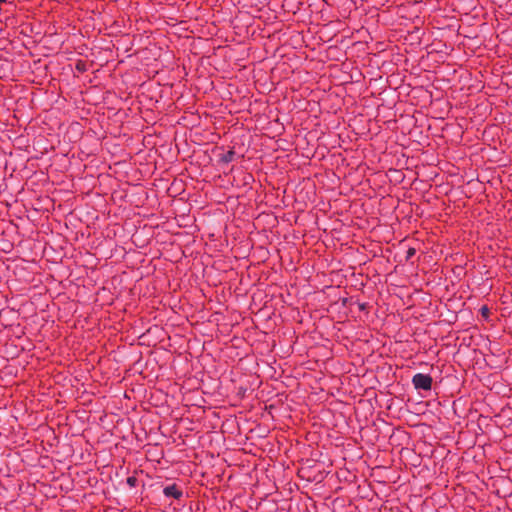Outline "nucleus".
I'll return each instance as SVG.
<instances>
[{
    "label": "nucleus",
    "mask_w": 512,
    "mask_h": 512,
    "mask_svg": "<svg viewBox=\"0 0 512 512\" xmlns=\"http://www.w3.org/2000/svg\"><path fill=\"white\" fill-rule=\"evenodd\" d=\"M487 310H488L487 307H484L483 308V313H486Z\"/></svg>",
    "instance_id": "423d86ee"
},
{
    "label": "nucleus",
    "mask_w": 512,
    "mask_h": 512,
    "mask_svg": "<svg viewBox=\"0 0 512 512\" xmlns=\"http://www.w3.org/2000/svg\"><path fill=\"white\" fill-rule=\"evenodd\" d=\"M6 1H7V0H0V3H4V2H6Z\"/></svg>",
    "instance_id": "6e6552de"
},
{
    "label": "nucleus",
    "mask_w": 512,
    "mask_h": 512,
    "mask_svg": "<svg viewBox=\"0 0 512 512\" xmlns=\"http://www.w3.org/2000/svg\"><path fill=\"white\" fill-rule=\"evenodd\" d=\"M163 494L168 498L180 499L183 496V491L176 484H172L164 487Z\"/></svg>",
    "instance_id": "f03ea898"
},
{
    "label": "nucleus",
    "mask_w": 512,
    "mask_h": 512,
    "mask_svg": "<svg viewBox=\"0 0 512 512\" xmlns=\"http://www.w3.org/2000/svg\"><path fill=\"white\" fill-rule=\"evenodd\" d=\"M414 254H415V249L410 248V249L407 251V259H409L410 257H412Z\"/></svg>",
    "instance_id": "39448f33"
},
{
    "label": "nucleus",
    "mask_w": 512,
    "mask_h": 512,
    "mask_svg": "<svg viewBox=\"0 0 512 512\" xmlns=\"http://www.w3.org/2000/svg\"><path fill=\"white\" fill-rule=\"evenodd\" d=\"M487 310H488L487 307H484L483 308V313H486Z\"/></svg>",
    "instance_id": "0eeeda50"
},
{
    "label": "nucleus",
    "mask_w": 512,
    "mask_h": 512,
    "mask_svg": "<svg viewBox=\"0 0 512 512\" xmlns=\"http://www.w3.org/2000/svg\"><path fill=\"white\" fill-rule=\"evenodd\" d=\"M432 382V377L428 374L417 373L412 378V384L417 390H430L432 388Z\"/></svg>",
    "instance_id": "f257e3e1"
},
{
    "label": "nucleus",
    "mask_w": 512,
    "mask_h": 512,
    "mask_svg": "<svg viewBox=\"0 0 512 512\" xmlns=\"http://www.w3.org/2000/svg\"><path fill=\"white\" fill-rule=\"evenodd\" d=\"M234 156H235V152L233 150H229L228 152H226L225 154H223L221 156L220 160L223 163H230L233 161Z\"/></svg>",
    "instance_id": "7ed1b4c3"
},
{
    "label": "nucleus",
    "mask_w": 512,
    "mask_h": 512,
    "mask_svg": "<svg viewBox=\"0 0 512 512\" xmlns=\"http://www.w3.org/2000/svg\"><path fill=\"white\" fill-rule=\"evenodd\" d=\"M127 483H128L130 486L134 487V486H135V484H136V478H135V477H129V478L127 479Z\"/></svg>",
    "instance_id": "20e7f679"
}]
</instances>
